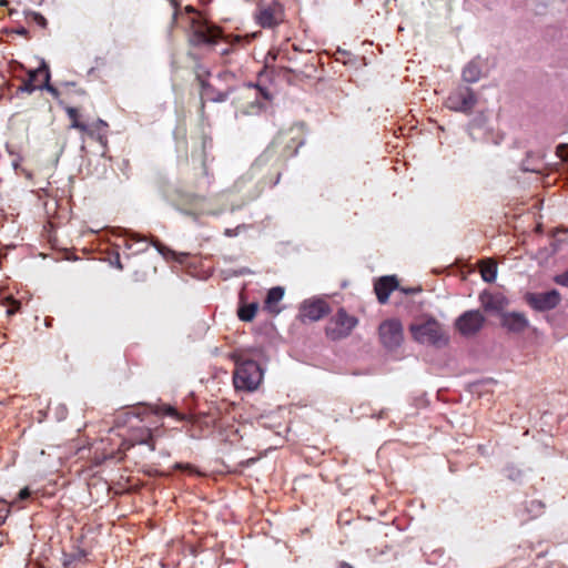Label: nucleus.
I'll use <instances>...</instances> for the list:
<instances>
[{
  "instance_id": "f257e3e1",
  "label": "nucleus",
  "mask_w": 568,
  "mask_h": 568,
  "mask_svg": "<svg viewBox=\"0 0 568 568\" xmlns=\"http://www.w3.org/2000/svg\"><path fill=\"white\" fill-rule=\"evenodd\" d=\"M409 331L413 338L420 344L442 347L448 343V336L442 325L433 318L422 323L412 324L409 326Z\"/></svg>"
},
{
  "instance_id": "f03ea898",
  "label": "nucleus",
  "mask_w": 568,
  "mask_h": 568,
  "mask_svg": "<svg viewBox=\"0 0 568 568\" xmlns=\"http://www.w3.org/2000/svg\"><path fill=\"white\" fill-rule=\"evenodd\" d=\"M263 381V371L260 365L251 359L237 363L233 383L236 389L253 392Z\"/></svg>"
},
{
  "instance_id": "7ed1b4c3",
  "label": "nucleus",
  "mask_w": 568,
  "mask_h": 568,
  "mask_svg": "<svg viewBox=\"0 0 568 568\" xmlns=\"http://www.w3.org/2000/svg\"><path fill=\"white\" fill-rule=\"evenodd\" d=\"M358 321L355 316L347 314L345 310L341 308L328 321L326 335L333 341L345 338L352 333Z\"/></svg>"
},
{
  "instance_id": "20e7f679",
  "label": "nucleus",
  "mask_w": 568,
  "mask_h": 568,
  "mask_svg": "<svg viewBox=\"0 0 568 568\" xmlns=\"http://www.w3.org/2000/svg\"><path fill=\"white\" fill-rule=\"evenodd\" d=\"M378 332L382 344L388 349L397 348L404 339L402 323L396 318L384 321Z\"/></svg>"
},
{
  "instance_id": "39448f33",
  "label": "nucleus",
  "mask_w": 568,
  "mask_h": 568,
  "mask_svg": "<svg viewBox=\"0 0 568 568\" xmlns=\"http://www.w3.org/2000/svg\"><path fill=\"white\" fill-rule=\"evenodd\" d=\"M485 323V316L479 311H467L456 320V328L464 336L475 335Z\"/></svg>"
},
{
  "instance_id": "423d86ee",
  "label": "nucleus",
  "mask_w": 568,
  "mask_h": 568,
  "mask_svg": "<svg viewBox=\"0 0 568 568\" xmlns=\"http://www.w3.org/2000/svg\"><path fill=\"white\" fill-rule=\"evenodd\" d=\"M445 104L449 110L466 113L476 104V97L470 89H460L453 92Z\"/></svg>"
},
{
  "instance_id": "0eeeda50",
  "label": "nucleus",
  "mask_w": 568,
  "mask_h": 568,
  "mask_svg": "<svg viewBox=\"0 0 568 568\" xmlns=\"http://www.w3.org/2000/svg\"><path fill=\"white\" fill-rule=\"evenodd\" d=\"M329 313L328 304L323 300H307L301 306V317L318 321Z\"/></svg>"
},
{
  "instance_id": "6e6552de",
  "label": "nucleus",
  "mask_w": 568,
  "mask_h": 568,
  "mask_svg": "<svg viewBox=\"0 0 568 568\" xmlns=\"http://www.w3.org/2000/svg\"><path fill=\"white\" fill-rule=\"evenodd\" d=\"M529 304L538 311H547L556 307L560 302V295L552 290L544 293L529 294L527 297Z\"/></svg>"
},
{
  "instance_id": "1a4fd4ad",
  "label": "nucleus",
  "mask_w": 568,
  "mask_h": 568,
  "mask_svg": "<svg viewBox=\"0 0 568 568\" xmlns=\"http://www.w3.org/2000/svg\"><path fill=\"white\" fill-rule=\"evenodd\" d=\"M221 37V31L213 26L200 24L193 32V41L197 44H215Z\"/></svg>"
},
{
  "instance_id": "9d476101",
  "label": "nucleus",
  "mask_w": 568,
  "mask_h": 568,
  "mask_svg": "<svg viewBox=\"0 0 568 568\" xmlns=\"http://www.w3.org/2000/svg\"><path fill=\"white\" fill-rule=\"evenodd\" d=\"M396 286L397 281L395 276H385L379 278L375 284V292L378 301L383 304L386 303L390 292L394 291Z\"/></svg>"
},
{
  "instance_id": "9b49d317",
  "label": "nucleus",
  "mask_w": 568,
  "mask_h": 568,
  "mask_svg": "<svg viewBox=\"0 0 568 568\" xmlns=\"http://www.w3.org/2000/svg\"><path fill=\"white\" fill-rule=\"evenodd\" d=\"M503 325L511 332H523L528 326L527 318L520 313H507L503 316Z\"/></svg>"
},
{
  "instance_id": "f8f14e48",
  "label": "nucleus",
  "mask_w": 568,
  "mask_h": 568,
  "mask_svg": "<svg viewBox=\"0 0 568 568\" xmlns=\"http://www.w3.org/2000/svg\"><path fill=\"white\" fill-rule=\"evenodd\" d=\"M479 298H480L481 306L486 311H500L507 304L506 298L500 294L493 295L490 293L485 292L480 295Z\"/></svg>"
},
{
  "instance_id": "ddd939ff",
  "label": "nucleus",
  "mask_w": 568,
  "mask_h": 568,
  "mask_svg": "<svg viewBox=\"0 0 568 568\" xmlns=\"http://www.w3.org/2000/svg\"><path fill=\"white\" fill-rule=\"evenodd\" d=\"M281 20V13L273 8H264L257 16V21L263 28H272Z\"/></svg>"
},
{
  "instance_id": "4468645a",
  "label": "nucleus",
  "mask_w": 568,
  "mask_h": 568,
  "mask_svg": "<svg viewBox=\"0 0 568 568\" xmlns=\"http://www.w3.org/2000/svg\"><path fill=\"white\" fill-rule=\"evenodd\" d=\"M284 288L281 286H275L271 288L267 293L265 300V307L272 313H280V310L276 307V304L283 298Z\"/></svg>"
},
{
  "instance_id": "2eb2a0df",
  "label": "nucleus",
  "mask_w": 568,
  "mask_h": 568,
  "mask_svg": "<svg viewBox=\"0 0 568 568\" xmlns=\"http://www.w3.org/2000/svg\"><path fill=\"white\" fill-rule=\"evenodd\" d=\"M480 274L485 282L491 283L497 277V264L493 260H484L479 264Z\"/></svg>"
},
{
  "instance_id": "dca6fc26",
  "label": "nucleus",
  "mask_w": 568,
  "mask_h": 568,
  "mask_svg": "<svg viewBox=\"0 0 568 568\" xmlns=\"http://www.w3.org/2000/svg\"><path fill=\"white\" fill-rule=\"evenodd\" d=\"M481 70L478 63L471 61L463 70V79L466 82L474 83L480 79Z\"/></svg>"
},
{
  "instance_id": "f3484780",
  "label": "nucleus",
  "mask_w": 568,
  "mask_h": 568,
  "mask_svg": "<svg viewBox=\"0 0 568 568\" xmlns=\"http://www.w3.org/2000/svg\"><path fill=\"white\" fill-rule=\"evenodd\" d=\"M40 72H43V84H39L40 90H47L50 92L53 97H58L59 92L58 90L50 84V71L45 62L41 63V70Z\"/></svg>"
},
{
  "instance_id": "a211bd4d",
  "label": "nucleus",
  "mask_w": 568,
  "mask_h": 568,
  "mask_svg": "<svg viewBox=\"0 0 568 568\" xmlns=\"http://www.w3.org/2000/svg\"><path fill=\"white\" fill-rule=\"evenodd\" d=\"M154 412L158 415H168V416L174 417V418H176L179 420H183L185 418L184 415L178 413L176 409L173 406L168 405V404L158 405L155 407Z\"/></svg>"
},
{
  "instance_id": "6ab92c4d",
  "label": "nucleus",
  "mask_w": 568,
  "mask_h": 568,
  "mask_svg": "<svg viewBox=\"0 0 568 568\" xmlns=\"http://www.w3.org/2000/svg\"><path fill=\"white\" fill-rule=\"evenodd\" d=\"M128 235H129L130 237H129V240H126V241H125V243H124V246H125L126 248L131 250V248H132V246H133V244H132L131 242H136V243L142 244V246H141V247H139V248H136V250L134 251V253H140V252H143L144 250H146V247H148V242H146V239H145V237H142V236H140V235H138V234H135V233H130V234H128Z\"/></svg>"
},
{
  "instance_id": "aec40b11",
  "label": "nucleus",
  "mask_w": 568,
  "mask_h": 568,
  "mask_svg": "<svg viewBox=\"0 0 568 568\" xmlns=\"http://www.w3.org/2000/svg\"><path fill=\"white\" fill-rule=\"evenodd\" d=\"M67 113H68L69 118L71 119V128L78 129V130H80L82 132H88L89 131L88 125L84 124V123H81L78 120V110L77 109L68 108L67 109Z\"/></svg>"
},
{
  "instance_id": "412c9836",
  "label": "nucleus",
  "mask_w": 568,
  "mask_h": 568,
  "mask_svg": "<svg viewBox=\"0 0 568 568\" xmlns=\"http://www.w3.org/2000/svg\"><path fill=\"white\" fill-rule=\"evenodd\" d=\"M256 311H257V305L254 303L250 304V305L241 307L239 310V317L245 322L252 321L256 314Z\"/></svg>"
},
{
  "instance_id": "4be33fe9",
  "label": "nucleus",
  "mask_w": 568,
  "mask_h": 568,
  "mask_svg": "<svg viewBox=\"0 0 568 568\" xmlns=\"http://www.w3.org/2000/svg\"><path fill=\"white\" fill-rule=\"evenodd\" d=\"M37 89H39V84H34L32 82V79H28L22 87H20V91L22 92H27V93H32L34 92Z\"/></svg>"
},
{
  "instance_id": "5701e85b",
  "label": "nucleus",
  "mask_w": 568,
  "mask_h": 568,
  "mask_svg": "<svg viewBox=\"0 0 568 568\" xmlns=\"http://www.w3.org/2000/svg\"><path fill=\"white\" fill-rule=\"evenodd\" d=\"M9 513H10V508H9L8 504L3 499H1L0 500V525L4 523Z\"/></svg>"
},
{
  "instance_id": "b1692460",
  "label": "nucleus",
  "mask_w": 568,
  "mask_h": 568,
  "mask_svg": "<svg viewBox=\"0 0 568 568\" xmlns=\"http://www.w3.org/2000/svg\"><path fill=\"white\" fill-rule=\"evenodd\" d=\"M556 283L568 287V271L555 277Z\"/></svg>"
},
{
  "instance_id": "393cba45",
  "label": "nucleus",
  "mask_w": 568,
  "mask_h": 568,
  "mask_svg": "<svg viewBox=\"0 0 568 568\" xmlns=\"http://www.w3.org/2000/svg\"><path fill=\"white\" fill-rule=\"evenodd\" d=\"M40 70H41V65L38 69L32 70V71L29 72V79H32V82L34 84H36V82L38 81V79L40 77L43 78V72H40Z\"/></svg>"
},
{
  "instance_id": "a878e982",
  "label": "nucleus",
  "mask_w": 568,
  "mask_h": 568,
  "mask_svg": "<svg viewBox=\"0 0 568 568\" xmlns=\"http://www.w3.org/2000/svg\"><path fill=\"white\" fill-rule=\"evenodd\" d=\"M30 496V490L28 487H24L23 489L20 490L19 495H18V498L20 500H24L27 499L28 497Z\"/></svg>"
},
{
  "instance_id": "bb28decb",
  "label": "nucleus",
  "mask_w": 568,
  "mask_h": 568,
  "mask_svg": "<svg viewBox=\"0 0 568 568\" xmlns=\"http://www.w3.org/2000/svg\"><path fill=\"white\" fill-rule=\"evenodd\" d=\"M36 20L40 26L45 27L47 20L41 14H36Z\"/></svg>"
},
{
  "instance_id": "cd10ccee",
  "label": "nucleus",
  "mask_w": 568,
  "mask_h": 568,
  "mask_svg": "<svg viewBox=\"0 0 568 568\" xmlns=\"http://www.w3.org/2000/svg\"><path fill=\"white\" fill-rule=\"evenodd\" d=\"M14 304H16V308H9V310L7 311V313H8L9 315H12V314H13V313H16V311L18 310V307H19V303H18V302H14Z\"/></svg>"
},
{
  "instance_id": "c85d7f7f",
  "label": "nucleus",
  "mask_w": 568,
  "mask_h": 568,
  "mask_svg": "<svg viewBox=\"0 0 568 568\" xmlns=\"http://www.w3.org/2000/svg\"><path fill=\"white\" fill-rule=\"evenodd\" d=\"M97 126H98L99 129H104V128L106 126V123H105L104 121H102V120H99V121L97 122Z\"/></svg>"
},
{
  "instance_id": "c756f323",
  "label": "nucleus",
  "mask_w": 568,
  "mask_h": 568,
  "mask_svg": "<svg viewBox=\"0 0 568 568\" xmlns=\"http://www.w3.org/2000/svg\"><path fill=\"white\" fill-rule=\"evenodd\" d=\"M154 245L156 246L158 251H159L162 255H165V252H164V251H165V248H164L163 246L156 245L155 243H154Z\"/></svg>"
},
{
  "instance_id": "7c9ffc66",
  "label": "nucleus",
  "mask_w": 568,
  "mask_h": 568,
  "mask_svg": "<svg viewBox=\"0 0 568 568\" xmlns=\"http://www.w3.org/2000/svg\"><path fill=\"white\" fill-rule=\"evenodd\" d=\"M338 568H353L352 566H349L348 564H341Z\"/></svg>"
},
{
  "instance_id": "2f4dec72",
  "label": "nucleus",
  "mask_w": 568,
  "mask_h": 568,
  "mask_svg": "<svg viewBox=\"0 0 568 568\" xmlns=\"http://www.w3.org/2000/svg\"><path fill=\"white\" fill-rule=\"evenodd\" d=\"M116 266H118V268L122 270V265H121V263L119 261L116 263Z\"/></svg>"
}]
</instances>
